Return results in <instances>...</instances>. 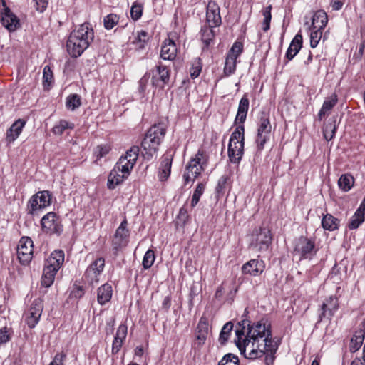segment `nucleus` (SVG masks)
I'll return each instance as SVG.
<instances>
[{
  "instance_id": "nucleus-1",
  "label": "nucleus",
  "mask_w": 365,
  "mask_h": 365,
  "mask_svg": "<svg viewBox=\"0 0 365 365\" xmlns=\"http://www.w3.org/2000/svg\"><path fill=\"white\" fill-rule=\"evenodd\" d=\"M245 321L239 323L235 329V343L241 354L249 359H256L265 356L266 365L272 364L279 344L272 339L270 324L261 319L252 324Z\"/></svg>"
},
{
  "instance_id": "nucleus-2",
  "label": "nucleus",
  "mask_w": 365,
  "mask_h": 365,
  "mask_svg": "<svg viewBox=\"0 0 365 365\" xmlns=\"http://www.w3.org/2000/svg\"><path fill=\"white\" fill-rule=\"evenodd\" d=\"M93 39V29L88 24H82L73 30L67 41L66 47L68 53L73 58L80 56L89 46Z\"/></svg>"
},
{
  "instance_id": "nucleus-3",
  "label": "nucleus",
  "mask_w": 365,
  "mask_h": 365,
  "mask_svg": "<svg viewBox=\"0 0 365 365\" xmlns=\"http://www.w3.org/2000/svg\"><path fill=\"white\" fill-rule=\"evenodd\" d=\"M165 127L163 123L153 125L145 134L141 143L142 155L150 160L156 155L159 145L165 135Z\"/></svg>"
},
{
  "instance_id": "nucleus-4",
  "label": "nucleus",
  "mask_w": 365,
  "mask_h": 365,
  "mask_svg": "<svg viewBox=\"0 0 365 365\" xmlns=\"http://www.w3.org/2000/svg\"><path fill=\"white\" fill-rule=\"evenodd\" d=\"M245 128L237 125L231 134L228 144V158L234 164H239L244 154Z\"/></svg>"
},
{
  "instance_id": "nucleus-5",
  "label": "nucleus",
  "mask_w": 365,
  "mask_h": 365,
  "mask_svg": "<svg viewBox=\"0 0 365 365\" xmlns=\"http://www.w3.org/2000/svg\"><path fill=\"white\" fill-rule=\"evenodd\" d=\"M51 203V195L47 190L39 191L33 195L26 205L28 214L34 215L38 211L48 207Z\"/></svg>"
},
{
  "instance_id": "nucleus-6",
  "label": "nucleus",
  "mask_w": 365,
  "mask_h": 365,
  "mask_svg": "<svg viewBox=\"0 0 365 365\" xmlns=\"http://www.w3.org/2000/svg\"><path fill=\"white\" fill-rule=\"evenodd\" d=\"M272 242L270 231L266 227L255 228L250 236V247L257 251L268 249Z\"/></svg>"
},
{
  "instance_id": "nucleus-7",
  "label": "nucleus",
  "mask_w": 365,
  "mask_h": 365,
  "mask_svg": "<svg viewBox=\"0 0 365 365\" xmlns=\"http://www.w3.org/2000/svg\"><path fill=\"white\" fill-rule=\"evenodd\" d=\"M272 125L269 116L267 113H262L258 123L257 135L255 140L257 151H262L265 143L269 140Z\"/></svg>"
},
{
  "instance_id": "nucleus-8",
  "label": "nucleus",
  "mask_w": 365,
  "mask_h": 365,
  "mask_svg": "<svg viewBox=\"0 0 365 365\" xmlns=\"http://www.w3.org/2000/svg\"><path fill=\"white\" fill-rule=\"evenodd\" d=\"M127 220H124L117 228L112 239V250L115 255H118L128 245L129 230L127 229Z\"/></svg>"
},
{
  "instance_id": "nucleus-9",
  "label": "nucleus",
  "mask_w": 365,
  "mask_h": 365,
  "mask_svg": "<svg viewBox=\"0 0 365 365\" xmlns=\"http://www.w3.org/2000/svg\"><path fill=\"white\" fill-rule=\"evenodd\" d=\"M105 267V260L102 257L95 259L86 269L84 281L90 285L98 284Z\"/></svg>"
},
{
  "instance_id": "nucleus-10",
  "label": "nucleus",
  "mask_w": 365,
  "mask_h": 365,
  "mask_svg": "<svg viewBox=\"0 0 365 365\" xmlns=\"http://www.w3.org/2000/svg\"><path fill=\"white\" fill-rule=\"evenodd\" d=\"M43 309V301L35 299L24 314V319L29 328H34L38 323Z\"/></svg>"
},
{
  "instance_id": "nucleus-11",
  "label": "nucleus",
  "mask_w": 365,
  "mask_h": 365,
  "mask_svg": "<svg viewBox=\"0 0 365 365\" xmlns=\"http://www.w3.org/2000/svg\"><path fill=\"white\" fill-rule=\"evenodd\" d=\"M243 51V45L240 42H235L229 51L225 63L224 74L230 76L235 72L237 59Z\"/></svg>"
},
{
  "instance_id": "nucleus-12",
  "label": "nucleus",
  "mask_w": 365,
  "mask_h": 365,
  "mask_svg": "<svg viewBox=\"0 0 365 365\" xmlns=\"http://www.w3.org/2000/svg\"><path fill=\"white\" fill-rule=\"evenodd\" d=\"M33 241L29 237L21 238L17 247V257L20 263L23 265H28L33 257Z\"/></svg>"
},
{
  "instance_id": "nucleus-13",
  "label": "nucleus",
  "mask_w": 365,
  "mask_h": 365,
  "mask_svg": "<svg viewBox=\"0 0 365 365\" xmlns=\"http://www.w3.org/2000/svg\"><path fill=\"white\" fill-rule=\"evenodd\" d=\"M314 247V240L301 236L295 242L294 252L300 256L299 259L311 258L316 252Z\"/></svg>"
},
{
  "instance_id": "nucleus-14",
  "label": "nucleus",
  "mask_w": 365,
  "mask_h": 365,
  "mask_svg": "<svg viewBox=\"0 0 365 365\" xmlns=\"http://www.w3.org/2000/svg\"><path fill=\"white\" fill-rule=\"evenodd\" d=\"M203 152L199 150L195 156L192 158L186 166V171L183 175L185 183L189 182L192 178H196L203 170L202 159Z\"/></svg>"
},
{
  "instance_id": "nucleus-15",
  "label": "nucleus",
  "mask_w": 365,
  "mask_h": 365,
  "mask_svg": "<svg viewBox=\"0 0 365 365\" xmlns=\"http://www.w3.org/2000/svg\"><path fill=\"white\" fill-rule=\"evenodd\" d=\"M43 230L46 233L60 234L62 230L59 217L53 212L45 215L41 220Z\"/></svg>"
},
{
  "instance_id": "nucleus-16",
  "label": "nucleus",
  "mask_w": 365,
  "mask_h": 365,
  "mask_svg": "<svg viewBox=\"0 0 365 365\" xmlns=\"http://www.w3.org/2000/svg\"><path fill=\"white\" fill-rule=\"evenodd\" d=\"M64 262V252L62 250L53 251L45 263L43 270L56 276Z\"/></svg>"
},
{
  "instance_id": "nucleus-17",
  "label": "nucleus",
  "mask_w": 365,
  "mask_h": 365,
  "mask_svg": "<svg viewBox=\"0 0 365 365\" xmlns=\"http://www.w3.org/2000/svg\"><path fill=\"white\" fill-rule=\"evenodd\" d=\"M130 171H125L122 168L121 165L116 163L113 169L110 171L108 178L107 185L110 190L114 189L118 185L123 182L130 175Z\"/></svg>"
},
{
  "instance_id": "nucleus-18",
  "label": "nucleus",
  "mask_w": 365,
  "mask_h": 365,
  "mask_svg": "<svg viewBox=\"0 0 365 365\" xmlns=\"http://www.w3.org/2000/svg\"><path fill=\"white\" fill-rule=\"evenodd\" d=\"M140 149L138 146L131 147L125 155L121 156L117 163L125 171H131L133 168L139 155Z\"/></svg>"
},
{
  "instance_id": "nucleus-19",
  "label": "nucleus",
  "mask_w": 365,
  "mask_h": 365,
  "mask_svg": "<svg viewBox=\"0 0 365 365\" xmlns=\"http://www.w3.org/2000/svg\"><path fill=\"white\" fill-rule=\"evenodd\" d=\"M170 80V71L163 65L156 66L155 73L153 74L152 85L156 88H163L165 85L168 83Z\"/></svg>"
},
{
  "instance_id": "nucleus-20",
  "label": "nucleus",
  "mask_w": 365,
  "mask_h": 365,
  "mask_svg": "<svg viewBox=\"0 0 365 365\" xmlns=\"http://www.w3.org/2000/svg\"><path fill=\"white\" fill-rule=\"evenodd\" d=\"M206 21L210 27L219 26L222 23L219 6L213 1H210L207 6Z\"/></svg>"
},
{
  "instance_id": "nucleus-21",
  "label": "nucleus",
  "mask_w": 365,
  "mask_h": 365,
  "mask_svg": "<svg viewBox=\"0 0 365 365\" xmlns=\"http://www.w3.org/2000/svg\"><path fill=\"white\" fill-rule=\"evenodd\" d=\"M265 264L263 260L259 259H253L246 262L242 267V272L244 274H250L251 276L260 275L264 270Z\"/></svg>"
},
{
  "instance_id": "nucleus-22",
  "label": "nucleus",
  "mask_w": 365,
  "mask_h": 365,
  "mask_svg": "<svg viewBox=\"0 0 365 365\" xmlns=\"http://www.w3.org/2000/svg\"><path fill=\"white\" fill-rule=\"evenodd\" d=\"M339 308L338 299L334 296L329 297L322 304L321 313L319 314V321L323 318L331 319Z\"/></svg>"
},
{
  "instance_id": "nucleus-23",
  "label": "nucleus",
  "mask_w": 365,
  "mask_h": 365,
  "mask_svg": "<svg viewBox=\"0 0 365 365\" xmlns=\"http://www.w3.org/2000/svg\"><path fill=\"white\" fill-rule=\"evenodd\" d=\"M1 20L2 25L9 31H14L19 26V19L8 7L4 9Z\"/></svg>"
},
{
  "instance_id": "nucleus-24",
  "label": "nucleus",
  "mask_w": 365,
  "mask_h": 365,
  "mask_svg": "<svg viewBox=\"0 0 365 365\" xmlns=\"http://www.w3.org/2000/svg\"><path fill=\"white\" fill-rule=\"evenodd\" d=\"M173 153L167 152L163 156L159 168L158 178L160 181L166 180L170 175Z\"/></svg>"
},
{
  "instance_id": "nucleus-25",
  "label": "nucleus",
  "mask_w": 365,
  "mask_h": 365,
  "mask_svg": "<svg viewBox=\"0 0 365 365\" xmlns=\"http://www.w3.org/2000/svg\"><path fill=\"white\" fill-rule=\"evenodd\" d=\"M249 98L247 94H244L240 101L237 115L235 117V123L237 125H243L245 123L247 111L249 109Z\"/></svg>"
},
{
  "instance_id": "nucleus-26",
  "label": "nucleus",
  "mask_w": 365,
  "mask_h": 365,
  "mask_svg": "<svg viewBox=\"0 0 365 365\" xmlns=\"http://www.w3.org/2000/svg\"><path fill=\"white\" fill-rule=\"evenodd\" d=\"M177 55V46L171 39H165L162 45L160 57L163 60L173 61Z\"/></svg>"
},
{
  "instance_id": "nucleus-27",
  "label": "nucleus",
  "mask_w": 365,
  "mask_h": 365,
  "mask_svg": "<svg viewBox=\"0 0 365 365\" xmlns=\"http://www.w3.org/2000/svg\"><path fill=\"white\" fill-rule=\"evenodd\" d=\"M148 40V34L145 31H138L129 37L128 43L136 50L143 49Z\"/></svg>"
},
{
  "instance_id": "nucleus-28",
  "label": "nucleus",
  "mask_w": 365,
  "mask_h": 365,
  "mask_svg": "<svg viewBox=\"0 0 365 365\" xmlns=\"http://www.w3.org/2000/svg\"><path fill=\"white\" fill-rule=\"evenodd\" d=\"M209 331V321L208 319L202 316L197 324L196 339L199 346L202 345L207 337Z\"/></svg>"
},
{
  "instance_id": "nucleus-29",
  "label": "nucleus",
  "mask_w": 365,
  "mask_h": 365,
  "mask_svg": "<svg viewBox=\"0 0 365 365\" xmlns=\"http://www.w3.org/2000/svg\"><path fill=\"white\" fill-rule=\"evenodd\" d=\"M365 220V199L361 202L359 207L351 217L350 222L348 225L350 230H354L359 227Z\"/></svg>"
},
{
  "instance_id": "nucleus-30",
  "label": "nucleus",
  "mask_w": 365,
  "mask_h": 365,
  "mask_svg": "<svg viewBox=\"0 0 365 365\" xmlns=\"http://www.w3.org/2000/svg\"><path fill=\"white\" fill-rule=\"evenodd\" d=\"M112 295L113 288L108 283H105L97 289V301L101 305H104L110 302Z\"/></svg>"
},
{
  "instance_id": "nucleus-31",
  "label": "nucleus",
  "mask_w": 365,
  "mask_h": 365,
  "mask_svg": "<svg viewBox=\"0 0 365 365\" xmlns=\"http://www.w3.org/2000/svg\"><path fill=\"white\" fill-rule=\"evenodd\" d=\"M328 22V16L327 13L323 10H318L314 12L312 19V24L309 27L315 29H324Z\"/></svg>"
},
{
  "instance_id": "nucleus-32",
  "label": "nucleus",
  "mask_w": 365,
  "mask_h": 365,
  "mask_svg": "<svg viewBox=\"0 0 365 365\" xmlns=\"http://www.w3.org/2000/svg\"><path fill=\"white\" fill-rule=\"evenodd\" d=\"M337 101L338 98L335 93L331 94L329 98L325 99L318 113V117L320 120L329 114L330 110L335 106Z\"/></svg>"
},
{
  "instance_id": "nucleus-33",
  "label": "nucleus",
  "mask_w": 365,
  "mask_h": 365,
  "mask_svg": "<svg viewBox=\"0 0 365 365\" xmlns=\"http://www.w3.org/2000/svg\"><path fill=\"white\" fill-rule=\"evenodd\" d=\"M302 46V36L297 34L292 41L287 52L286 58L290 61L292 60L299 51Z\"/></svg>"
},
{
  "instance_id": "nucleus-34",
  "label": "nucleus",
  "mask_w": 365,
  "mask_h": 365,
  "mask_svg": "<svg viewBox=\"0 0 365 365\" xmlns=\"http://www.w3.org/2000/svg\"><path fill=\"white\" fill-rule=\"evenodd\" d=\"M25 125V122L22 120H16L6 133V140L11 143L14 141L21 133L22 128Z\"/></svg>"
},
{
  "instance_id": "nucleus-35",
  "label": "nucleus",
  "mask_w": 365,
  "mask_h": 365,
  "mask_svg": "<svg viewBox=\"0 0 365 365\" xmlns=\"http://www.w3.org/2000/svg\"><path fill=\"white\" fill-rule=\"evenodd\" d=\"M339 220L331 214L325 215L322 220V227L329 231H334L338 229Z\"/></svg>"
},
{
  "instance_id": "nucleus-36",
  "label": "nucleus",
  "mask_w": 365,
  "mask_h": 365,
  "mask_svg": "<svg viewBox=\"0 0 365 365\" xmlns=\"http://www.w3.org/2000/svg\"><path fill=\"white\" fill-rule=\"evenodd\" d=\"M354 179L350 174H343L338 180L339 187L344 192L349 191L353 187Z\"/></svg>"
},
{
  "instance_id": "nucleus-37",
  "label": "nucleus",
  "mask_w": 365,
  "mask_h": 365,
  "mask_svg": "<svg viewBox=\"0 0 365 365\" xmlns=\"http://www.w3.org/2000/svg\"><path fill=\"white\" fill-rule=\"evenodd\" d=\"M336 130V119H330L323 128V135L326 140L329 141L335 135Z\"/></svg>"
},
{
  "instance_id": "nucleus-38",
  "label": "nucleus",
  "mask_w": 365,
  "mask_h": 365,
  "mask_svg": "<svg viewBox=\"0 0 365 365\" xmlns=\"http://www.w3.org/2000/svg\"><path fill=\"white\" fill-rule=\"evenodd\" d=\"M233 329V324L231 322H227L222 328L219 336V342L225 345L228 341L230 333Z\"/></svg>"
},
{
  "instance_id": "nucleus-39",
  "label": "nucleus",
  "mask_w": 365,
  "mask_h": 365,
  "mask_svg": "<svg viewBox=\"0 0 365 365\" xmlns=\"http://www.w3.org/2000/svg\"><path fill=\"white\" fill-rule=\"evenodd\" d=\"M212 28L213 27H210L209 25L208 26H205L201 29V38L206 46H209L214 39L215 33Z\"/></svg>"
},
{
  "instance_id": "nucleus-40",
  "label": "nucleus",
  "mask_w": 365,
  "mask_h": 365,
  "mask_svg": "<svg viewBox=\"0 0 365 365\" xmlns=\"http://www.w3.org/2000/svg\"><path fill=\"white\" fill-rule=\"evenodd\" d=\"M81 105V97L78 94H71L66 98V106L68 110H74Z\"/></svg>"
},
{
  "instance_id": "nucleus-41",
  "label": "nucleus",
  "mask_w": 365,
  "mask_h": 365,
  "mask_svg": "<svg viewBox=\"0 0 365 365\" xmlns=\"http://www.w3.org/2000/svg\"><path fill=\"white\" fill-rule=\"evenodd\" d=\"M74 124L66 120H61L58 124L53 128V133L55 135H61L66 129H73Z\"/></svg>"
},
{
  "instance_id": "nucleus-42",
  "label": "nucleus",
  "mask_w": 365,
  "mask_h": 365,
  "mask_svg": "<svg viewBox=\"0 0 365 365\" xmlns=\"http://www.w3.org/2000/svg\"><path fill=\"white\" fill-rule=\"evenodd\" d=\"M310 31V46L312 48H316L322 38V29H313V27H309Z\"/></svg>"
},
{
  "instance_id": "nucleus-43",
  "label": "nucleus",
  "mask_w": 365,
  "mask_h": 365,
  "mask_svg": "<svg viewBox=\"0 0 365 365\" xmlns=\"http://www.w3.org/2000/svg\"><path fill=\"white\" fill-rule=\"evenodd\" d=\"M53 81V72L49 66H46L43 71V85L45 88H48Z\"/></svg>"
},
{
  "instance_id": "nucleus-44",
  "label": "nucleus",
  "mask_w": 365,
  "mask_h": 365,
  "mask_svg": "<svg viewBox=\"0 0 365 365\" xmlns=\"http://www.w3.org/2000/svg\"><path fill=\"white\" fill-rule=\"evenodd\" d=\"M13 331L11 327L7 326L0 327V345L9 342L12 336Z\"/></svg>"
},
{
  "instance_id": "nucleus-45",
  "label": "nucleus",
  "mask_w": 365,
  "mask_h": 365,
  "mask_svg": "<svg viewBox=\"0 0 365 365\" xmlns=\"http://www.w3.org/2000/svg\"><path fill=\"white\" fill-rule=\"evenodd\" d=\"M205 188V185L204 183L200 182V183L197 184V185L193 192L192 197V200H191L192 207H194L197 205L200 197L202 196V195L204 192Z\"/></svg>"
},
{
  "instance_id": "nucleus-46",
  "label": "nucleus",
  "mask_w": 365,
  "mask_h": 365,
  "mask_svg": "<svg viewBox=\"0 0 365 365\" xmlns=\"http://www.w3.org/2000/svg\"><path fill=\"white\" fill-rule=\"evenodd\" d=\"M271 10L272 5H269L262 11V15L264 16V20L262 22V30L264 31H267L270 28V21L272 19Z\"/></svg>"
},
{
  "instance_id": "nucleus-47",
  "label": "nucleus",
  "mask_w": 365,
  "mask_h": 365,
  "mask_svg": "<svg viewBox=\"0 0 365 365\" xmlns=\"http://www.w3.org/2000/svg\"><path fill=\"white\" fill-rule=\"evenodd\" d=\"M218 365H240L239 358L233 354L228 353L222 358Z\"/></svg>"
},
{
  "instance_id": "nucleus-48",
  "label": "nucleus",
  "mask_w": 365,
  "mask_h": 365,
  "mask_svg": "<svg viewBox=\"0 0 365 365\" xmlns=\"http://www.w3.org/2000/svg\"><path fill=\"white\" fill-rule=\"evenodd\" d=\"M155 259V256L154 251L152 250H148L145 252V254L143 257V259L142 264H143L144 269H149L153 264Z\"/></svg>"
},
{
  "instance_id": "nucleus-49",
  "label": "nucleus",
  "mask_w": 365,
  "mask_h": 365,
  "mask_svg": "<svg viewBox=\"0 0 365 365\" xmlns=\"http://www.w3.org/2000/svg\"><path fill=\"white\" fill-rule=\"evenodd\" d=\"M110 147L107 144L98 145L93 151V154L96 158V160H98L101 158L105 157L110 152Z\"/></svg>"
},
{
  "instance_id": "nucleus-50",
  "label": "nucleus",
  "mask_w": 365,
  "mask_h": 365,
  "mask_svg": "<svg viewBox=\"0 0 365 365\" xmlns=\"http://www.w3.org/2000/svg\"><path fill=\"white\" fill-rule=\"evenodd\" d=\"M119 18L116 14H110L103 20L104 26L106 29H112L118 22Z\"/></svg>"
},
{
  "instance_id": "nucleus-51",
  "label": "nucleus",
  "mask_w": 365,
  "mask_h": 365,
  "mask_svg": "<svg viewBox=\"0 0 365 365\" xmlns=\"http://www.w3.org/2000/svg\"><path fill=\"white\" fill-rule=\"evenodd\" d=\"M364 341V336L361 334L354 335L351 339L349 349L351 352H356L359 349Z\"/></svg>"
},
{
  "instance_id": "nucleus-52",
  "label": "nucleus",
  "mask_w": 365,
  "mask_h": 365,
  "mask_svg": "<svg viewBox=\"0 0 365 365\" xmlns=\"http://www.w3.org/2000/svg\"><path fill=\"white\" fill-rule=\"evenodd\" d=\"M202 71V64L199 58L195 59L190 69V76L192 78H196L199 76Z\"/></svg>"
},
{
  "instance_id": "nucleus-53",
  "label": "nucleus",
  "mask_w": 365,
  "mask_h": 365,
  "mask_svg": "<svg viewBox=\"0 0 365 365\" xmlns=\"http://www.w3.org/2000/svg\"><path fill=\"white\" fill-rule=\"evenodd\" d=\"M143 12V6L141 4L138 2H135L130 9V15L133 20H138L141 16Z\"/></svg>"
},
{
  "instance_id": "nucleus-54",
  "label": "nucleus",
  "mask_w": 365,
  "mask_h": 365,
  "mask_svg": "<svg viewBox=\"0 0 365 365\" xmlns=\"http://www.w3.org/2000/svg\"><path fill=\"white\" fill-rule=\"evenodd\" d=\"M55 277V275L51 273H46V272L43 270L41 278V284L45 287H51L54 282Z\"/></svg>"
},
{
  "instance_id": "nucleus-55",
  "label": "nucleus",
  "mask_w": 365,
  "mask_h": 365,
  "mask_svg": "<svg viewBox=\"0 0 365 365\" xmlns=\"http://www.w3.org/2000/svg\"><path fill=\"white\" fill-rule=\"evenodd\" d=\"M228 180L229 177L227 175H222L220 178L216 187V192L217 194H223L225 192Z\"/></svg>"
},
{
  "instance_id": "nucleus-56",
  "label": "nucleus",
  "mask_w": 365,
  "mask_h": 365,
  "mask_svg": "<svg viewBox=\"0 0 365 365\" xmlns=\"http://www.w3.org/2000/svg\"><path fill=\"white\" fill-rule=\"evenodd\" d=\"M127 331H128V328L125 324H120L117 329L115 339H119L121 341H124L127 336Z\"/></svg>"
},
{
  "instance_id": "nucleus-57",
  "label": "nucleus",
  "mask_w": 365,
  "mask_h": 365,
  "mask_svg": "<svg viewBox=\"0 0 365 365\" xmlns=\"http://www.w3.org/2000/svg\"><path fill=\"white\" fill-rule=\"evenodd\" d=\"M177 219L178 222L182 225H185L188 220L189 215L187 209L185 207L180 208Z\"/></svg>"
},
{
  "instance_id": "nucleus-58",
  "label": "nucleus",
  "mask_w": 365,
  "mask_h": 365,
  "mask_svg": "<svg viewBox=\"0 0 365 365\" xmlns=\"http://www.w3.org/2000/svg\"><path fill=\"white\" fill-rule=\"evenodd\" d=\"M34 1H35L34 6L38 11L42 13L46 9V8L48 6V0H34Z\"/></svg>"
},
{
  "instance_id": "nucleus-59",
  "label": "nucleus",
  "mask_w": 365,
  "mask_h": 365,
  "mask_svg": "<svg viewBox=\"0 0 365 365\" xmlns=\"http://www.w3.org/2000/svg\"><path fill=\"white\" fill-rule=\"evenodd\" d=\"M66 354L64 353H60V354H57L53 361L50 363L49 365H63V361L64 360V359L66 358Z\"/></svg>"
},
{
  "instance_id": "nucleus-60",
  "label": "nucleus",
  "mask_w": 365,
  "mask_h": 365,
  "mask_svg": "<svg viewBox=\"0 0 365 365\" xmlns=\"http://www.w3.org/2000/svg\"><path fill=\"white\" fill-rule=\"evenodd\" d=\"M123 343V341H121V340L114 338V340H113V344H112V353L113 354H116L120 351V348L122 347Z\"/></svg>"
},
{
  "instance_id": "nucleus-61",
  "label": "nucleus",
  "mask_w": 365,
  "mask_h": 365,
  "mask_svg": "<svg viewBox=\"0 0 365 365\" xmlns=\"http://www.w3.org/2000/svg\"><path fill=\"white\" fill-rule=\"evenodd\" d=\"M149 80V76L145 74L139 81L140 90L144 91Z\"/></svg>"
},
{
  "instance_id": "nucleus-62",
  "label": "nucleus",
  "mask_w": 365,
  "mask_h": 365,
  "mask_svg": "<svg viewBox=\"0 0 365 365\" xmlns=\"http://www.w3.org/2000/svg\"><path fill=\"white\" fill-rule=\"evenodd\" d=\"M344 5V2L341 0H333L331 3V8L333 10L339 11Z\"/></svg>"
},
{
  "instance_id": "nucleus-63",
  "label": "nucleus",
  "mask_w": 365,
  "mask_h": 365,
  "mask_svg": "<svg viewBox=\"0 0 365 365\" xmlns=\"http://www.w3.org/2000/svg\"><path fill=\"white\" fill-rule=\"evenodd\" d=\"M224 289L222 286H219L215 292V296L216 298L220 299L223 296Z\"/></svg>"
},
{
  "instance_id": "nucleus-64",
  "label": "nucleus",
  "mask_w": 365,
  "mask_h": 365,
  "mask_svg": "<svg viewBox=\"0 0 365 365\" xmlns=\"http://www.w3.org/2000/svg\"><path fill=\"white\" fill-rule=\"evenodd\" d=\"M365 48V41H363L360 43L359 45V52H358V58H361L363 53H364V50Z\"/></svg>"
}]
</instances>
